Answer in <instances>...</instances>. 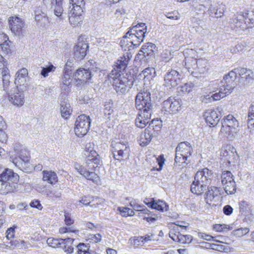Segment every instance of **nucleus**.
<instances>
[{"label": "nucleus", "instance_id": "de8ad7c7", "mask_svg": "<svg viewBox=\"0 0 254 254\" xmlns=\"http://www.w3.org/2000/svg\"><path fill=\"white\" fill-rule=\"evenodd\" d=\"M78 254H90L89 247L84 243H80L77 246Z\"/></svg>", "mask_w": 254, "mask_h": 254}, {"label": "nucleus", "instance_id": "603ef678", "mask_svg": "<svg viewBox=\"0 0 254 254\" xmlns=\"http://www.w3.org/2000/svg\"><path fill=\"white\" fill-rule=\"evenodd\" d=\"M56 69V67L53 64H50L47 67H43L41 72V74L46 77L48 76L50 72L54 71Z\"/></svg>", "mask_w": 254, "mask_h": 254}, {"label": "nucleus", "instance_id": "a211bd4d", "mask_svg": "<svg viewBox=\"0 0 254 254\" xmlns=\"http://www.w3.org/2000/svg\"><path fill=\"white\" fill-rule=\"evenodd\" d=\"M248 13H239L234 15L232 18L230 19L229 24L232 28H240L244 30L246 28L245 21L248 18Z\"/></svg>", "mask_w": 254, "mask_h": 254}, {"label": "nucleus", "instance_id": "0e129e2a", "mask_svg": "<svg viewBox=\"0 0 254 254\" xmlns=\"http://www.w3.org/2000/svg\"><path fill=\"white\" fill-rule=\"evenodd\" d=\"M6 237L7 240H10L14 236V229L11 227L8 228L6 231Z\"/></svg>", "mask_w": 254, "mask_h": 254}, {"label": "nucleus", "instance_id": "2eb2a0df", "mask_svg": "<svg viewBox=\"0 0 254 254\" xmlns=\"http://www.w3.org/2000/svg\"><path fill=\"white\" fill-rule=\"evenodd\" d=\"M162 108L163 111L167 113L175 114L181 110V101L170 97L163 102Z\"/></svg>", "mask_w": 254, "mask_h": 254}, {"label": "nucleus", "instance_id": "20e7f679", "mask_svg": "<svg viewBox=\"0 0 254 254\" xmlns=\"http://www.w3.org/2000/svg\"><path fill=\"white\" fill-rule=\"evenodd\" d=\"M19 180V176L12 170L6 169L0 175V193L13 191Z\"/></svg>", "mask_w": 254, "mask_h": 254}, {"label": "nucleus", "instance_id": "e2e57ef3", "mask_svg": "<svg viewBox=\"0 0 254 254\" xmlns=\"http://www.w3.org/2000/svg\"><path fill=\"white\" fill-rule=\"evenodd\" d=\"M155 235L153 233H149L146 235H145L144 236H142L143 239V242L144 243H148L149 242H150L151 241H153L154 237Z\"/></svg>", "mask_w": 254, "mask_h": 254}, {"label": "nucleus", "instance_id": "a19ab883", "mask_svg": "<svg viewBox=\"0 0 254 254\" xmlns=\"http://www.w3.org/2000/svg\"><path fill=\"white\" fill-rule=\"evenodd\" d=\"M224 97L225 95H224L222 91H220L219 90L218 92L213 94L211 96H210L209 95L204 96L202 99V101L207 102L206 101H205V99H208L210 101H218L224 98Z\"/></svg>", "mask_w": 254, "mask_h": 254}, {"label": "nucleus", "instance_id": "aec40b11", "mask_svg": "<svg viewBox=\"0 0 254 254\" xmlns=\"http://www.w3.org/2000/svg\"><path fill=\"white\" fill-rule=\"evenodd\" d=\"M153 112L150 110L143 112L138 111L137 116L135 119V125L137 127L142 128L145 127L147 124L150 122V120Z\"/></svg>", "mask_w": 254, "mask_h": 254}, {"label": "nucleus", "instance_id": "393cba45", "mask_svg": "<svg viewBox=\"0 0 254 254\" xmlns=\"http://www.w3.org/2000/svg\"><path fill=\"white\" fill-rule=\"evenodd\" d=\"M60 111L63 118L67 119L71 114L72 109L70 105L65 98L61 99L60 102Z\"/></svg>", "mask_w": 254, "mask_h": 254}, {"label": "nucleus", "instance_id": "79ce46f5", "mask_svg": "<svg viewBox=\"0 0 254 254\" xmlns=\"http://www.w3.org/2000/svg\"><path fill=\"white\" fill-rule=\"evenodd\" d=\"M148 128L153 132L158 131L160 130L162 123L161 121L158 120L153 119L150 123H149Z\"/></svg>", "mask_w": 254, "mask_h": 254}, {"label": "nucleus", "instance_id": "a878e982", "mask_svg": "<svg viewBox=\"0 0 254 254\" xmlns=\"http://www.w3.org/2000/svg\"><path fill=\"white\" fill-rule=\"evenodd\" d=\"M153 131L147 127L144 130V131L140 134L138 140L140 145L145 146L148 145L152 140Z\"/></svg>", "mask_w": 254, "mask_h": 254}, {"label": "nucleus", "instance_id": "e433bc0d", "mask_svg": "<svg viewBox=\"0 0 254 254\" xmlns=\"http://www.w3.org/2000/svg\"><path fill=\"white\" fill-rule=\"evenodd\" d=\"M153 203H151V208L155 209L159 211H167L168 209V205H167L165 202L158 200H155L154 199H152Z\"/></svg>", "mask_w": 254, "mask_h": 254}, {"label": "nucleus", "instance_id": "69168bd1", "mask_svg": "<svg viewBox=\"0 0 254 254\" xmlns=\"http://www.w3.org/2000/svg\"><path fill=\"white\" fill-rule=\"evenodd\" d=\"M253 76V72L251 69H250L248 71L245 76L242 77V78H245L246 82L249 83L251 80H252Z\"/></svg>", "mask_w": 254, "mask_h": 254}, {"label": "nucleus", "instance_id": "f704fd0d", "mask_svg": "<svg viewBox=\"0 0 254 254\" xmlns=\"http://www.w3.org/2000/svg\"><path fill=\"white\" fill-rule=\"evenodd\" d=\"M63 0H56V2L52 7H54L53 11L54 14L60 21L63 19V14L64 9L63 7Z\"/></svg>", "mask_w": 254, "mask_h": 254}, {"label": "nucleus", "instance_id": "37998d69", "mask_svg": "<svg viewBox=\"0 0 254 254\" xmlns=\"http://www.w3.org/2000/svg\"><path fill=\"white\" fill-rule=\"evenodd\" d=\"M222 184L228 183L231 181H234V176L230 171H224L221 176Z\"/></svg>", "mask_w": 254, "mask_h": 254}, {"label": "nucleus", "instance_id": "2f4dec72", "mask_svg": "<svg viewBox=\"0 0 254 254\" xmlns=\"http://www.w3.org/2000/svg\"><path fill=\"white\" fill-rule=\"evenodd\" d=\"M218 194V189L215 187H210L207 188V191L205 194V201L208 204H210L214 197L217 196Z\"/></svg>", "mask_w": 254, "mask_h": 254}, {"label": "nucleus", "instance_id": "473e14b6", "mask_svg": "<svg viewBox=\"0 0 254 254\" xmlns=\"http://www.w3.org/2000/svg\"><path fill=\"white\" fill-rule=\"evenodd\" d=\"M62 242L58 243V244L62 245L61 247L63 248L64 252L67 254H71L73 251V247L72 246L73 239L71 238L60 239Z\"/></svg>", "mask_w": 254, "mask_h": 254}, {"label": "nucleus", "instance_id": "7c9ffc66", "mask_svg": "<svg viewBox=\"0 0 254 254\" xmlns=\"http://www.w3.org/2000/svg\"><path fill=\"white\" fill-rule=\"evenodd\" d=\"M67 68H65V71H63V76L62 78V82L63 84V88L66 91H68L69 86L71 85L72 81V72H70Z\"/></svg>", "mask_w": 254, "mask_h": 254}, {"label": "nucleus", "instance_id": "7ed1b4c3", "mask_svg": "<svg viewBox=\"0 0 254 254\" xmlns=\"http://www.w3.org/2000/svg\"><path fill=\"white\" fill-rule=\"evenodd\" d=\"M192 10L198 14L204 13L207 7L208 14L215 18L221 17L226 10L222 2L212 3L211 0H191L190 2Z\"/></svg>", "mask_w": 254, "mask_h": 254}, {"label": "nucleus", "instance_id": "13d9d810", "mask_svg": "<svg viewBox=\"0 0 254 254\" xmlns=\"http://www.w3.org/2000/svg\"><path fill=\"white\" fill-rule=\"evenodd\" d=\"M193 86L194 85L192 83H187L181 87V90L184 93H189L192 90Z\"/></svg>", "mask_w": 254, "mask_h": 254}, {"label": "nucleus", "instance_id": "1a4fd4ad", "mask_svg": "<svg viewBox=\"0 0 254 254\" xmlns=\"http://www.w3.org/2000/svg\"><path fill=\"white\" fill-rule=\"evenodd\" d=\"M192 152V148L190 144L188 141L181 142L178 144L176 148L175 163H185L189 156Z\"/></svg>", "mask_w": 254, "mask_h": 254}, {"label": "nucleus", "instance_id": "49530a36", "mask_svg": "<svg viewBox=\"0 0 254 254\" xmlns=\"http://www.w3.org/2000/svg\"><path fill=\"white\" fill-rule=\"evenodd\" d=\"M234 88L233 85L230 84H225L223 83V85L220 87L219 90L222 91V93L225 95V97L229 95L233 91Z\"/></svg>", "mask_w": 254, "mask_h": 254}, {"label": "nucleus", "instance_id": "b1692460", "mask_svg": "<svg viewBox=\"0 0 254 254\" xmlns=\"http://www.w3.org/2000/svg\"><path fill=\"white\" fill-rule=\"evenodd\" d=\"M155 48V45L152 43H145L142 46L137 56H142L141 59L146 57L150 58L153 56L154 50Z\"/></svg>", "mask_w": 254, "mask_h": 254}, {"label": "nucleus", "instance_id": "f257e3e1", "mask_svg": "<svg viewBox=\"0 0 254 254\" xmlns=\"http://www.w3.org/2000/svg\"><path fill=\"white\" fill-rule=\"evenodd\" d=\"M131 57L130 53L127 52L124 54L123 56L117 61L115 67L109 75V79L113 82L114 89L118 94L125 93L133 85V78L130 76V78H128L123 73L127 67Z\"/></svg>", "mask_w": 254, "mask_h": 254}, {"label": "nucleus", "instance_id": "bb28decb", "mask_svg": "<svg viewBox=\"0 0 254 254\" xmlns=\"http://www.w3.org/2000/svg\"><path fill=\"white\" fill-rule=\"evenodd\" d=\"M207 186L203 183L195 180L190 186V190L192 193L196 195H201L206 190Z\"/></svg>", "mask_w": 254, "mask_h": 254}, {"label": "nucleus", "instance_id": "ea45409f", "mask_svg": "<svg viewBox=\"0 0 254 254\" xmlns=\"http://www.w3.org/2000/svg\"><path fill=\"white\" fill-rule=\"evenodd\" d=\"M35 19L39 23H45L46 21H48V18L46 14L39 8L35 11Z\"/></svg>", "mask_w": 254, "mask_h": 254}, {"label": "nucleus", "instance_id": "8fccbe9b", "mask_svg": "<svg viewBox=\"0 0 254 254\" xmlns=\"http://www.w3.org/2000/svg\"><path fill=\"white\" fill-rule=\"evenodd\" d=\"M69 2L72 6L71 9H76V7H80L82 9L85 4L84 0H69Z\"/></svg>", "mask_w": 254, "mask_h": 254}, {"label": "nucleus", "instance_id": "0eeeda50", "mask_svg": "<svg viewBox=\"0 0 254 254\" xmlns=\"http://www.w3.org/2000/svg\"><path fill=\"white\" fill-rule=\"evenodd\" d=\"M14 151L18 157H13V156H11L10 157V160L21 170L24 169L26 172L30 168H21L23 164L29 165V156L27 150L22 145L16 143L14 146Z\"/></svg>", "mask_w": 254, "mask_h": 254}, {"label": "nucleus", "instance_id": "bf43d9fd", "mask_svg": "<svg viewBox=\"0 0 254 254\" xmlns=\"http://www.w3.org/2000/svg\"><path fill=\"white\" fill-rule=\"evenodd\" d=\"M249 231V229L247 227L241 228L235 231V235L241 237L247 234Z\"/></svg>", "mask_w": 254, "mask_h": 254}, {"label": "nucleus", "instance_id": "c03bdc74", "mask_svg": "<svg viewBox=\"0 0 254 254\" xmlns=\"http://www.w3.org/2000/svg\"><path fill=\"white\" fill-rule=\"evenodd\" d=\"M112 105L113 104L110 102L105 103L103 112L105 117L107 119H110V116L113 112Z\"/></svg>", "mask_w": 254, "mask_h": 254}, {"label": "nucleus", "instance_id": "dca6fc26", "mask_svg": "<svg viewBox=\"0 0 254 254\" xmlns=\"http://www.w3.org/2000/svg\"><path fill=\"white\" fill-rule=\"evenodd\" d=\"M23 92L21 90H18L17 88H15L14 87L13 88L10 89L9 92L6 93L8 95L9 101L13 105L21 107L25 102Z\"/></svg>", "mask_w": 254, "mask_h": 254}, {"label": "nucleus", "instance_id": "6ab92c4d", "mask_svg": "<svg viewBox=\"0 0 254 254\" xmlns=\"http://www.w3.org/2000/svg\"><path fill=\"white\" fill-rule=\"evenodd\" d=\"M222 110L221 107H218L216 109V111L212 109H209L206 111L203 114L206 122L210 124V125L213 126L216 125L220 120L217 112L220 113Z\"/></svg>", "mask_w": 254, "mask_h": 254}, {"label": "nucleus", "instance_id": "4be33fe9", "mask_svg": "<svg viewBox=\"0 0 254 254\" xmlns=\"http://www.w3.org/2000/svg\"><path fill=\"white\" fill-rule=\"evenodd\" d=\"M212 176L211 171L205 168L196 173L194 179L207 186L211 180Z\"/></svg>", "mask_w": 254, "mask_h": 254}, {"label": "nucleus", "instance_id": "58836bf2", "mask_svg": "<svg viewBox=\"0 0 254 254\" xmlns=\"http://www.w3.org/2000/svg\"><path fill=\"white\" fill-rule=\"evenodd\" d=\"M223 185L224 190L227 194H233L237 190V187L235 181H231L228 184H222Z\"/></svg>", "mask_w": 254, "mask_h": 254}, {"label": "nucleus", "instance_id": "774afa93", "mask_svg": "<svg viewBox=\"0 0 254 254\" xmlns=\"http://www.w3.org/2000/svg\"><path fill=\"white\" fill-rule=\"evenodd\" d=\"M102 238L101 235L97 233L94 235H91L90 239L94 243H98L101 241Z\"/></svg>", "mask_w": 254, "mask_h": 254}, {"label": "nucleus", "instance_id": "f8f14e48", "mask_svg": "<svg viewBox=\"0 0 254 254\" xmlns=\"http://www.w3.org/2000/svg\"><path fill=\"white\" fill-rule=\"evenodd\" d=\"M28 70L22 68L18 70L15 74L14 83L18 90L25 91L28 89Z\"/></svg>", "mask_w": 254, "mask_h": 254}, {"label": "nucleus", "instance_id": "cd10ccee", "mask_svg": "<svg viewBox=\"0 0 254 254\" xmlns=\"http://www.w3.org/2000/svg\"><path fill=\"white\" fill-rule=\"evenodd\" d=\"M186 229V226L176 224V225L173 226V227L170 230L169 232V237L174 241L178 242L179 241L180 236H181V234L180 231Z\"/></svg>", "mask_w": 254, "mask_h": 254}, {"label": "nucleus", "instance_id": "6e6552de", "mask_svg": "<svg viewBox=\"0 0 254 254\" xmlns=\"http://www.w3.org/2000/svg\"><path fill=\"white\" fill-rule=\"evenodd\" d=\"M150 96V93L147 90H143L137 94L135 97V107L138 111L145 112L150 110L153 112Z\"/></svg>", "mask_w": 254, "mask_h": 254}, {"label": "nucleus", "instance_id": "6e6d98bb", "mask_svg": "<svg viewBox=\"0 0 254 254\" xmlns=\"http://www.w3.org/2000/svg\"><path fill=\"white\" fill-rule=\"evenodd\" d=\"M133 31H134V29H129V30L126 34V37H127L128 35L129 40H131L132 44H133V46L137 47L140 45L137 44V42H138V41L140 40L138 39H136L135 38L131 37V34H133Z\"/></svg>", "mask_w": 254, "mask_h": 254}, {"label": "nucleus", "instance_id": "423d86ee", "mask_svg": "<svg viewBox=\"0 0 254 254\" xmlns=\"http://www.w3.org/2000/svg\"><path fill=\"white\" fill-rule=\"evenodd\" d=\"M111 150L116 160L121 161L129 157L130 150L127 141H121L118 139L113 140L111 143Z\"/></svg>", "mask_w": 254, "mask_h": 254}, {"label": "nucleus", "instance_id": "c85d7f7f", "mask_svg": "<svg viewBox=\"0 0 254 254\" xmlns=\"http://www.w3.org/2000/svg\"><path fill=\"white\" fill-rule=\"evenodd\" d=\"M130 29H134V31H133V33L131 34V37L135 38L136 39H139L140 41H138L137 44H140L141 42H143V39L145 37V34L147 32V26H145L142 29H138L137 25H135L132 26Z\"/></svg>", "mask_w": 254, "mask_h": 254}, {"label": "nucleus", "instance_id": "72a5a7b5", "mask_svg": "<svg viewBox=\"0 0 254 254\" xmlns=\"http://www.w3.org/2000/svg\"><path fill=\"white\" fill-rule=\"evenodd\" d=\"M156 76V71L153 67H148L144 69L141 73L138 75L139 78L150 80Z\"/></svg>", "mask_w": 254, "mask_h": 254}, {"label": "nucleus", "instance_id": "338daca9", "mask_svg": "<svg viewBox=\"0 0 254 254\" xmlns=\"http://www.w3.org/2000/svg\"><path fill=\"white\" fill-rule=\"evenodd\" d=\"M30 205L32 207L36 208L39 210L42 209V206L41 204L40 201L38 200H34L32 201L30 203Z\"/></svg>", "mask_w": 254, "mask_h": 254}, {"label": "nucleus", "instance_id": "ddd939ff", "mask_svg": "<svg viewBox=\"0 0 254 254\" xmlns=\"http://www.w3.org/2000/svg\"><path fill=\"white\" fill-rule=\"evenodd\" d=\"M182 75L176 70L170 69L164 76L163 85L171 88L177 86L181 81Z\"/></svg>", "mask_w": 254, "mask_h": 254}, {"label": "nucleus", "instance_id": "c756f323", "mask_svg": "<svg viewBox=\"0 0 254 254\" xmlns=\"http://www.w3.org/2000/svg\"><path fill=\"white\" fill-rule=\"evenodd\" d=\"M2 76L3 87V90L6 92L10 91V74L9 73V70L7 67H3L1 71H0Z\"/></svg>", "mask_w": 254, "mask_h": 254}, {"label": "nucleus", "instance_id": "5701e85b", "mask_svg": "<svg viewBox=\"0 0 254 254\" xmlns=\"http://www.w3.org/2000/svg\"><path fill=\"white\" fill-rule=\"evenodd\" d=\"M76 9H71L69 16V21L73 27L77 26L82 21V13L83 9L80 7H76Z\"/></svg>", "mask_w": 254, "mask_h": 254}, {"label": "nucleus", "instance_id": "39448f33", "mask_svg": "<svg viewBox=\"0 0 254 254\" xmlns=\"http://www.w3.org/2000/svg\"><path fill=\"white\" fill-rule=\"evenodd\" d=\"M239 130V122L232 115L225 117L222 121L220 133L223 136L232 139Z\"/></svg>", "mask_w": 254, "mask_h": 254}, {"label": "nucleus", "instance_id": "9b49d317", "mask_svg": "<svg viewBox=\"0 0 254 254\" xmlns=\"http://www.w3.org/2000/svg\"><path fill=\"white\" fill-rule=\"evenodd\" d=\"M192 67H190L189 65H187L186 63L185 65L188 72L190 73L193 76L198 78L201 76V74L206 72L207 68L206 61L201 59L197 60L194 59L192 60Z\"/></svg>", "mask_w": 254, "mask_h": 254}, {"label": "nucleus", "instance_id": "4d7b16f0", "mask_svg": "<svg viewBox=\"0 0 254 254\" xmlns=\"http://www.w3.org/2000/svg\"><path fill=\"white\" fill-rule=\"evenodd\" d=\"M207 245H209V248L211 249L219 252L224 251L226 249V247L224 245L221 244H207Z\"/></svg>", "mask_w": 254, "mask_h": 254}, {"label": "nucleus", "instance_id": "c9c22d12", "mask_svg": "<svg viewBox=\"0 0 254 254\" xmlns=\"http://www.w3.org/2000/svg\"><path fill=\"white\" fill-rule=\"evenodd\" d=\"M43 180L49 183L53 184L58 181V177L55 172L52 171H44L43 172Z\"/></svg>", "mask_w": 254, "mask_h": 254}, {"label": "nucleus", "instance_id": "4468645a", "mask_svg": "<svg viewBox=\"0 0 254 254\" xmlns=\"http://www.w3.org/2000/svg\"><path fill=\"white\" fill-rule=\"evenodd\" d=\"M9 28L11 32L16 36L23 35L24 34V22L17 16H11L8 18Z\"/></svg>", "mask_w": 254, "mask_h": 254}, {"label": "nucleus", "instance_id": "4c0bfd02", "mask_svg": "<svg viewBox=\"0 0 254 254\" xmlns=\"http://www.w3.org/2000/svg\"><path fill=\"white\" fill-rule=\"evenodd\" d=\"M121 47L125 51H129L133 48V45L132 44L131 40H129L128 36L126 37V35L123 37L120 42Z\"/></svg>", "mask_w": 254, "mask_h": 254}, {"label": "nucleus", "instance_id": "09e8293b", "mask_svg": "<svg viewBox=\"0 0 254 254\" xmlns=\"http://www.w3.org/2000/svg\"><path fill=\"white\" fill-rule=\"evenodd\" d=\"M42 194L51 198L55 197L59 198L61 196L60 193H56L54 190H52L49 189H46L44 190L42 192Z\"/></svg>", "mask_w": 254, "mask_h": 254}, {"label": "nucleus", "instance_id": "412c9836", "mask_svg": "<svg viewBox=\"0 0 254 254\" xmlns=\"http://www.w3.org/2000/svg\"><path fill=\"white\" fill-rule=\"evenodd\" d=\"M97 68L96 67V69H94L93 65L90 66L88 69L79 68L74 73V76L76 79L81 82H86L91 77V71H97Z\"/></svg>", "mask_w": 254, "mask_h": 254}, {"label": "nucleus", "instance_id": "5fc2aeb1", "mask_svg": "<svg viewBox=\"0 0 254 254\" xmlns=\"http://www.w3.org/2000/svg\"><path fill=\"white\" fill-rule=\"evenodd\" d=\"M133 210L139 211V213H138V215L139 216H142L141 215V213L148 214L149 215L150 214V213H149V212H150L149 210L147 209L145 206L139 204H138L136 205V206L135 207Z\"/></svg>", "mask_w": 254, "mask_h": 254}, {"label": "nucleus", "instance_id": "f03ea898", "mask_svg": "<svg viewBox=\"0 0 254 254\" xmlns=\"http://www.w3.org/2000/svg\"><path fill=\"white\" fill-rule=\"evenodd\" d=\"M86 151L88 153V154L85 164L82 165L76 164L75 169L85 179L98 184L100 182L99 177L94 171L96 168L100 165L101 161L99 156L95 150L90 149L89 147Z\"/></svg>", "mask_w": 254, "mask_h": 254}, {"label": "nucleus", "instance_id": "9d476101", "mask_svg": "<svg viewBox=\"0 0 254 254\" xmlns=\"http://www.w3.org/2000/svg\"><path fill=\"white\" fill-rule=\"evenodd\" d=\"M91 120L89 116L85 115H81L76 119L75 123L74 131L76 135L78 137H82L88 132Z\"/></svg>", "mask_w": 254, "mask_h": 254}, {"label": "nucleus", "instance_id": "680f3d73", "mask_svg": "<svg viewBox=\"0 0 254 254\" xmlns=\"http://www.w3.org/2000/svg\"><path fill=\"white\" fill-rule=\"evenodd\" d=\"M5 129L0 130V142L6 143L7 140V135L5 132Z\"/></svg>", "mask_w": 254, "mask_h": 254}, {"label": "nucleus", "instance_id": "864d4df0", "mask_svg": "<svg viewBox=\"0 0 254 254\" xmlns=\"http://www.w3.org/2000/svg\"><path fill=\"white\" fill-rule=\"evenodd\" d=\"M192 240V236L189 235H182L180 236L179 241L178 243L180 244H189Z\"/></svg>", "mask_w": 254, "mask_h": 254}, {"label": "nucleus", "instance_id": "3c124183", "mask_svg": "<svg viewBox=\"0 0 254 254\" xmlns=\"http://www.w3.org/2000/svg\"><path fill=\"white\" fill-rule=\"evenodd\" d=\"M130 243L134 247L143 245L144 243L143 242V239L142 236H138L137 237H134L130 239Z\"/></svg>", "mask_w": 254, "mask_h": 254}, {"label": "nucleus", "instance_id": "a18cd8bd", "mask_svg": "<svg viewBox=\"0 0 254 254\" xmlns=\"http://www.w3.org/2000/svg\"><path fill=\"white\" fill-rule=\"evenodd\" d=\"M118 210L120 212L121 214L123 217L132 216L135 213L133 210L126 207H118Z\"/></svg>", "mask_w": 254, "mask_h": 254}, {"label": "nucleus", "instance_id": "052dcab7", "mask_svg": "<svg viewBox=\"0 0 254 254\" xmlns=\"http://www.w3.org/2000/svg\"><path fill=\"white\" fill-rule=\"evenodd\" d=\"M247 123L251 130H254V116H248Z\"/></svg>", "mask_w": 254, "mask_h": 254}, {"label": "nucleus", "instance_id": "f3484780", "mask_svg": "<svg viewBox=\"0 0 254 254\" xmlns=\"http://www.w3.org/2000/svg\"><path fill=\"white\" fill-rule=\"evenodd\" d=\"M88 48V44L86 41H84L80 38L78 39V43L73 49L75 59L77 61L82 60L86 55Z\"/></svg>", "mask_w": 254, "mask_h": 254}]
</instances>
